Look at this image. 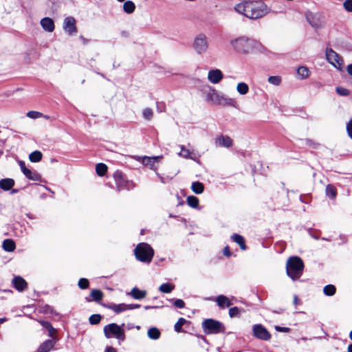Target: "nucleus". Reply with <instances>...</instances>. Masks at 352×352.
Instances as JSON below:
<instances>
[{"mask_svg": "<svg viewBox=\"0 0 352 352\" xmlns=\"http://www.w3.org/2000/svg\"><path fill=\"white\" fill-rule=\"evenodd\" d=\"M234 9L238 13L252 19L263 17L269 12L267 6L261 0H245L237 4Z\"/></svg>", "mask_w": 352, "mask_h": 352, "instance_id": "f257e3e1", "label": "nucleus"}, {"mask_svg": "<svg viewBox=\"0 0 352 352\" xmlns=\"http://www.w3.org/2000/svg\"><path fill=\"white\" fill-rule=\"evenodd\" d=\"M230 44L236 51L242 54L249 53L252 46L257 47L260 51L265 50V47L260 43L245 37H239L232 40Z\"/></svg>", "mask_w": 352, "mask_h": 352, "instance_id": "f03ea898", "label": "nucleus"}, {"mask_svg": "<svg viewBox=\"0 0 352 352\" xmlns=\"http://www.w3.org/2000/svg\"><path fill=\"white\" fill-rule=\"evenodd\" d=\"M303 268V262L298 256H292L287 261V274L294 280L301 276Z\"/></svg>", "mask_w": 352, "mask_h": 352, "instance_id": "7ed1b4c3", "label": "nucleus"}, {"mask_svg": "<svg viewBox=\"0 0 352 352\" xmlns=\"http://www.w3.org/2000/svg\"><path fill=\"white\" fill-rule=\"evenodd\" d=\"M134 254L139 261L149 263L153 259L154 250L148 243H140L135 248Z\"/></svg>", "mask_w": 352, "mask_h": 352, "instance_id": "20e7f679", "label": "nucleus"}, {"mask_svg": "<svg viewBox=\"0 0 352 352\" xmlns=\"http://www.w3.org/2000/svg\"><path fill=\"white\" fill-rule=\"evenodd\" d=\"M201 327L206 334H217L225 332L223 324L212 318L205 319L201 323Z\"/></svg>", "mask_w": 352, "mask_h": 352, "instance_id": "39448f33", "label": "nucleus"}, {"mask_svg": "<svg viewBox=\"0 0 352 352\" xmlns=\"http://www.w3.org/2000/svg\"><path fill=\"white\" fill-rule=\"evenodd\" d=\"M104 333L106 338H116L118 340L123 341L125 339L124 331L122 326L116 323H111L104 327Z\"/></svg>", "mask_w": 352, "mask_h": 352, "instance_id": "423d86ee", "label": "nucleus"}, {"mask_svg": "<svg viewBox=\"0 0 352 352\" xmlns=\"http://www.w3.org/2000/svg\"><path fill=\"white\" fill-rule=\"evenodd\" d=\"M326 59L329 64L333 65L339 71H342L344 60L341 56L331 48H327L325 50Z\"/></svg>", "mask_w": 352, "mask_h": 352, "instance_id": "0eeeda50", "label": "nucleus"}, {"mask_svg": "<svg viewBox=\"0 0 352 352\" xmlns=\"http://www.w3.org/2000/svg\"><path fill=\"white\" fill-rule=\"evenodd\" d=\"M162 155L148 157V156H133V158L135 160L140 162L143 165L148 166L150 169L157 172V163H159L162 159ZM157 175L158 173H156Z\"/></svg>", "mask_w": 352, "mask_h": 352, "instance_id": "6e6552de", "label": "nucleus"}, {"mask_svg": "<svg viewBox=\"0 0 352 352\" xmlns=\"http://www.w3.org/2000/svg\"><path fill=\"white\" fill-rule=\"evenodd\" d=\"M193 48L199 54H205L208 48L207 36L204 34H198L194 40Z\"/></svg>", "mask_w": 352, "mask_h": 352, "instance_id": "1a4fd4ad", "label": "nucleus"}, {"mask_svg": "<svg viewBox=\"0 0 352 352\" xmlns=\"http://www.w3.org/2000/svg\"><path fill=\"white\" fill-rule=\"evenodd\" d=\"M214 144L216 148H230L233 146V140L228 135L221 134L215 137Z\"/></svg>", "mask_w": 352, "mask_h": 352, "instance_id": "9d476101", "label": "nucleus"}, {"mask_svg": "<svg viewBox=\"0 0 352 352\" xmlns=\"http://www.w3.org/2000/svg\"><path fill=\"white\" fill-rule=\"evenodd\" d=\"M76 21L73 16L66 17L63 23L64 31L69 36L76 34L78 32Z\"/></svg>", "mask_w": 352, "mask_h": 352, "instance_id": "9b49d317", "label": "nucleus"}, {"mask_svg": "<svg viewBox=\"0 0 352 352\" xmlns=\"http://www.w3.org/2000/svg\"><path fill=\"white\" fill-rule=\"evenodd\" d=\"M254 336L262 340H269L271 338V334L267 329L261 324H254L252 327Z\"/></svg>", "mask_w": 352, "mask_h": 352, "instance_id": "f8f14e48", "label": "nucleus"}, {"mask_svg": "<svg viewBox=\"0 0 352 352\" xmlns=\"http://www.w3.org/2000/svg\"><path fill=\"white\" fill-rule=\"evenodd\" d=\"M113 178L118 190H121L125 188L129 189V186L132 184L124 179V175L120 171H116L113 173Z\"/></svg>", "mask_w": 352, "mask_h": 352, "instance_id": "ddd939ff", "label": "nucleus"}, {"mask_svg": "<svg viewBox=\"0 0 352 352\" xmlns=\"http://www.w3.org/2000/svg\"><path fill=\"white\" fill-rule=\"evenodd\" d=\"M20 168L25 176L32 181H40L41 179V175L36 171H33L25 166V162L19 161V162Z\"/></svg>", "mask_w": 352, "mask_h": 352, "instance_id": "4468645a", "label": "nucleus"}, {"mask_svg": "<svg viewBox=\"0 0 352 352\" xmlns=\"http://www.w3.org/2000/svg\"><path fill=\"white\" fill-rule=\"evenodd\" d=\"M306 19L313 28H319L322 25L323 21L318 13L308 12L306 14Z\"/></svg>", "mask_w": 352, "mask_h": 352, "instance_id": "2eb2a0df", "label": "nucleus"}, {"mask_svg": "<svg viewBox=\"0 0 352 352\" xmlns=\"http://www.w3.org/2000/svg\"><path fill=\"white\" fill-rule=\"evenodd\" d=\"M223 78L222 72L219 69H211L208 74V80L212 84L219 83Z\"/></svg>", "mask_w": 352, "mask_h": 352, "instance_id": "dca6fc26", "label": "nucleus"}, {"mask_svg": "<svg viewBox=\"0 0 352 352\" xmlns=\"http://www.w3.org/2000/svg\"><path fill=\"white\" fill-rule=\"evenodd\" d=\"M40 23L43 29L47 32H52L54 30V23L51 18L45 17L41 20Z\"/></svg>", "mask_w": 352, "mask_h": 352, "instance_id": "f3484780", "label": "nucleus"}, {"mask_svg": "<svg viewBox=\"0 0 352 352\" xmlns=\"http://www.w3.org/2000/svg\"><path fill=\"white\" fill-rule=\"evenodd\" d=\"M181 148V152L178 153V155L185 158V159H191L194 161L197 160L195 153L193 151H190L189 149L186 148L184 145L179 146Z\"/></svg>", "mask_w": 352, "mask_h": 352, "instance_id": "a211bd4d", "label": "nucleus"}, {"mask_svg": "<svg viewBox=\"0 0 352 352\" xmlns=\"http://www.w3.org/2000/svg\"><path fill=\"white\" fill-rule=\"evenodd\" d=\"M12 283L14 288L19 292L23 291L27 287L26 281L21 276L14 277Z\"/></svg>", "mask_w": 352, "mask_h": 352, "instance_id": "6ab92c4d", "label": "nucleus"}, {"mask_svg": "<svg viewBox=\"0 0 352 352\" xmlns=\"http://www.w3.org/2000/svg\"><path fill=\"white\" fill-rule=\"evenodd\" d=\"M215 301L218 306L221 309H223L226 307H228L232 305L231 300L224 295L218 296L216 298Z\"/></svg>", "mask_w": 352, "mask_h": 352, "instance_id": "aec40b11", "label": "nucleus"}, {"mask_svg": "<svg viewBox=\"0 0 352 352\" xmlns=\"http://www.w3.org/2000/svg\"><path fill=\"white\" fill-rule=\"evenodd\" d=\"M219 92L212 87H208V90L206 91V100L208 102H215Z\"/></svg>", "mask_w": 352, "mask_h": 352, "instance_id": "412c9836", "label": "nucleus"}, {"mask_svg": "<svg viewBox=\"0 0 352 352\" xmlns=\"http://www.w3.org/2000/svg\"><path fill=\"white\" fill-rule=\"evenodd\" d=\"M54 345V342L52 340H47L43 342L38 349L37 352H49Z\"/></svg>", "mask_w": 352, "mask_h": 352, "instance_id": "4be33fe9", "label": "nucleus"}, {"mask_svg": "<svg viewBox=\"0 0 352 352\" xmlns=\"http://www.w3.org/2000/svg\"><path fill=\"white\" fill-rule=\"evenodd\" d=\"M14 186V181L10 178L0 180V188L3 190H9Z\"/></svg>", "mask_w": 352, "mask_h": 352, "instance_id": "5701e85b", "label": "nucleus"}, {"mask_svg": "<svg viewBox=\"0 0 352 352\" xmlns=\"http://www.w3.org/2000/svg\"><path fill=\"white\" fill-rule=\"evenodd\" d=\"M107 307L111 310H113L115 313L119 314L123 312L124 311L128 310V307L126 304L121 303V304H111L107 306Z\"/></svg>", "mask_w": 352, "mask_h": 352, "instance_id": "b1692460", "label": "nucleus"}, {"mask_svg": "<svg viewBox=\"0 0 352 352\" xmlns=\"http://www.w3.org/2000/svg\"><path fill=\"white\" fill-rule=\"evenodd\" d=\"M310 74V70L305 66H300L297 69V75L300 79L307 78Z\"/></svg>", "mask_w": 352, "mask_h": 352, "instance_id": "393cba45", "label": "nucleus"}, {"mask_svg": "<svg viewBox=\"0 0 352 352\" xmlns=\"http://www.w3.org/2000/svg\"><path fill=\"white\" fill-rule=\"evenodd\" d=\"M236 89V91L240 95H243V96L246 95L250 91L248 85L243 82L237 83Z\"/></svg>", "mask_w": 352, "mask_h": 352, "instance_id": "a878e982", "label": "nucleus"}, {"mask_svg": "<svg viewBox=\"0 0 352 352\" xmlns=\"http://www.w3.org/2000/svg\"><path fill=\"white\" fill-rule=\"evenodd\" d=\"M130 295L135 299H142L146 296V293L145 291H142L137 287H134L131 291Z\"/></svg>", "mask_w": 352, "mask_h": 352, "instance_id": "bb28decb", "label": "nucleus"}, {"mask_svg": "<svg viewBox=\"0 0 352 352\" xmlns=\"http://www.w3.org/2000/svg\"><path fill=\"white\" fill-rule=\"evenodd\" d=\"M231 239L233 241H234L235 243H236L237 244L239 245L241 250H246V245L245 244V241L242 236L237 234H234L231 236Z\"/></svg>", "mask_w": 352, "mask_h": 352, "instance_id": "cd10ccee", "label": "nucleus"}, {"mask_svg": "<svg viewBox=\"0 0 352 352\" xmlns=\"http://www.w3.org/2000/svg\"><path fill=\"white\" fill-rule=\"evenodd\" d=\"M41 325L48 331V336L51 338L56 333V330L52 326L51 323L47 321H41Z\"/></svg>", "mask_w": 352, "mask_h": 352, "instance_id": "c85d7f7f", "label": "nucleus"}, {"mask_svg": "<svg viewBox=\"0 0 352 352\" xmlns=\"http://www.w3.org/2000/svg\"><path fill=\"white\" fill-rule=\"evenodd\" d=\"M135 9V3L131 1H126L123 4V10L127 14L133 13Z\"/></svg>", "mask_w": 352, "mask_h": 352, "instance_id": "c756f323", "label": "nucleus"}, {"mask_svg": "<svg viewBox=\"0 0 352 352\" xmlns=\"http://www.w3.org/2000/svg\"><path fill=\"white\" fill-rule=\"evenodd\" d=\"M147 335L152 340H157L160 337V331L156 327H151L148 330Z\"/></svg>", "mask_w": 352, "mask_h": 352, "instance_id": "7c9ffc66", "label": "nucleus"}, {"mask_svg": "<svg viewBox=\"0 0 352 352\" xmlns=\"http://www.w3.org/2000/svg\"><path fill=\"white\" fill-rule=\"evenodd\" d=\"M192 190L196 194H201L204 192V186L202 183L199 182H192L191 185Z\"/></svg>", "mask_w": 352, "mask_h": 352, "instance_id": "2f4dec72", "label": "nucleus"}, {"mask_svg": "<svg viewBox=\"0 0 352 352\" xmlns=\"http://www.w3.org/2000/svg\"><path fill=\"white\" fill-rule=\"evenodd\" d=\"M3 248L7 252H12L15 249V243L11 239H6L3 242Z\"/></svg>", "mask_w": 352, "mask_h": 352, "instance_id": "473e14b6", "label": "nucleus"}, {"mask_svg": "<svg viewBox=\"0 0 352 352\" xmlns=\"http://www.w3.org/2000/svg\"><path fill=\"white\" fill-rule=\"evenodd\" d=\"M175 288V285L169 283L162 284L159 287V291L162 293L169 294Z\"/></svg>", "mask_w": 352, "mask_h": 352, "instance_id": "72a5a7b5", "label": "nucleus"}, {"mask_svg": "<svg viewBox=\"0 0 352 352\" xmlns=\"http://www.w3.org/2000/svg\"><path fill=\"white\" fill-rule=\"evenodd\" d=\"M42 156L41 152L35 151L30 154L29 159L32 162H38L41 160Z\"/></svg>", "mask_w": 352, "mask_h": 352, "instance_id": "f704fd0d", "label": "nucleus"}, {"mask_svg": "<svg viewBox=\"0 0 352 352\" xmlns=\"http://www.w3.org/2000/svg\"><path fill=\"white\" fill-rule=\"evenodd\" d=\"M222 104L232 107L234 108H237L238 107V103L234 98H229L226 96H224Z\"/></svg>", "mask_w": 352, "mask_h": 352, "instance_id": "c9c22d12", "label": "nucleus"}, {"mask_svg": "<svg viewBox=\"0 0 352 352\" xmlns=\"http://www.w3.org/2000/svg\"><path fill=\"white\" fill-rule=\"evenodd\" d=\"M96 171L99 176H103L107 171V166L103 163H99L96 166Z\"/></svg>", "mask_w": 352, "mask_h": 352, "instance_id": "e433bc0d", "label": "nucleus"}, {"mask_svg": "<svg viewBox=\"0 0 352 352\" xmlns=\"http://www.w3.org/2000/svg\"><path fill=\"white\" fill-rule=\"evenodd\" d=\"M91 296L93 298L94 300L98 302L102 300L103 297V294L99 289H93L91 292Z\"/></svg>", "mask_w": 352, "mask_h": 352, "instance_id": "4c0bfd02", "label": "nucleus"}, {"mask_svg": "<svg viewBox=\"0 0 352 352\" xmlns=\"http://www.w3.org/2000/svg\"><path fill=\"white\" fill-rule=\"evenodd\" d=\"M323 292L326 296H331L336 293V287L333 285H328L324 287Z\"/></svg>", "mask_w": 352, "mask_h": 352, "instance_id": "58836bf2", "label": "nucleus"}, {"mask_svg": "<svg viewBox=\"0 0 352 352\" xmlns=\"http://www.w3.org/2000/svg\"><path fill=\"white\" fill-rule=\"evenodd\" d=\"M187 203L192 208H197L199 205V199L195 196H188L187 197Z\"/></svg>", "mask_w": 352, "mask_h": 352, "instance_id": "ea45409f", "label": "nucleus"}, {"mask_svg": "<svg viewBox=\"0 0 352 352\" xmlns=\"http://www.w3.org/2000/svg\"><path fill=\"white\" fill-rule=\"evenodd\" d=\"M142 116L146 120H151L153 117V111L150 108H145L142 111Z\"/></svg>", "mask_w": 352, "mask_h": 352, "instance_id": "a19ab883", "label": "nucleus"}, {"mask_svg": "<svg viewBox=\"0 0 352 352\" xmlns=\"http://www.w3.org/2000/svg\"><path fill=\"white\" fill-rule=\"evenodd\" d=\"M326 195H327V196H328L329 197H330L331 199L335 198L336 196V188H334V186H333L331 185H328L326 187Z\"/></svg>", "mask_w": 352, "mask_h": 352, "instance_id": "79ce46f5", "label": "nucleus"}, {"mask_svg": "<svg viewBox=\"0 0 352 352\" xmlns=\"http://www.w3.org/2000/svg\"><path fill=\"white\" fill-rule=\"evenodd\" d=\"M268 82L273 85H279L281 82V78L278 76H272L268 78Z\"/></svg>", "mask_w": 352, "mask_h": 352, "instance_id": "37998d69", "label": "nucleus"}, {"mask_svg": "<svg viewBox=\"0 0 352 352\" xmlns=\"http://www.w3.org/2000/svg\"><path fill=\"white\" fill-rule=\"evenodd\" d=\"M186 322V319L183 318H180L177 322L175 323L174 326L175 331L177 332H180L182 326Z\"/></svg>", "mask_w": 352, "mask_h": 352, "instance_id": "c03bdc74", "label": "nucleus"}, {"mask_svg": "<svg viewBox=\"0 0 352 352\" xmlns=\"http://www.w3.org/2000/svg\"><path fill=\"white\" fill-rule=\"evenodd\" d=\"M101 318H102V317L100 315L93 314L89 317V320L91 324H97L100 322V321L101 320Z\"/></svg>", "mask_w": 352, "mask_h": 352, "instance_id": "a18cd8bd", "label": "nucleus"}, {"mask_svg": "<svg viewBox=\"0 0 352 352\" xmlns=\"http://www.w3.org/2000/svg\"><path fill=\"white\" fill-rule=\"evenodd\" d=\"M27 116L32 119H36L41 118L43 116V114L38 111H30L27 113Z\"/></svg>", "mask_w": 352, "mask_h": 352, "instance_id": "49530a36", "label": "nucleus"}, {"mask_svg": "<svg viewBox=\"0 0 352 352\" xmlns=\"http://www.w3.org/2000/svg\"><path fill=\"white\" fill-rule=\"evenodd\" d=\"M78 286L81 289H87L89 287V280L86 278H80L78 280Z\"/></svg>", "mask_w": 352, "mask_h": 352, "instance_id": "de8ad7c7", "label": "nucleus"}, {"mask_svg": "<svg viewBox=\"0 0 352 352\" xmlns=\"http://www.w3.org/2000/svg\"><path fill=\"white\" fill-rule=\"evenodd\" d=\"M336 91L340 96H346L349 95V91L347 89L342 87H338L336 88Z\"/></svg>", "mask_w": 352, "mask_h": 352, "instance_id": "09e8293b", "label": "nucleus"}, {"mask_svg": "<svg viewBox=\"0 0 352 352\" xmlns=\"http://www.w3.org/2000/svg\"><path fill=\"white\" fill-rule=\"evenodd\" d=\"M239 314V309L236 307H232L229 309V316L230 318L238 316Z\"/></svg>", "mask_w": 352, "mask_h": 352, "instance_id": "8fccbe9b", "label": "nucleus"}, {"mask_svg": "<svg viewBox=\"0 0 352 352\" xmlns=\"http://www.w3.org/2000/svg\"><path fill=\"white\" fill-rule=\"evenodd\" d=\"M343 6L346 11L352 12V0H346L343 3Z\"/></svg>", "mask_w": 352, "mask_h": 352, "instance_id": "3c124183", "label": "nucleus"}, {"mask_svg": "<svg viewBox=\"0 0 352 352\" xmlns=\"http://www.w3.org/2000/svg\"><path fill=\"white\" fill-rule=\"evenodd\" d=\"M174 305L176 307H178V308H184V306H185V303L184 302L181 300V299H177L175 300L174 302Z\"/></svg>", "mask_w": 352, "mask_h": 352, "instance_id": "603ef678", "label": "nucleus"}, {"mask_svg": "<svg viewBox=\"0 0 352 352\" xmlns=\"http://www.w3.org/2000/svg\"><path fill=\"white\" fill-rule=\"evenodd\" d=\"M346 130L349 137L352 139V119L347 123Z\"/></svg>", "mask_w": 352, "mask_h": 352, "instance_id": "864d4df0", "label": "nucleus"}, {"mask_svg": "<svg viewBox=\"0 0 352 352\" xmlns=\"http://www.w3.org/2000/svg\"><path fill=\"white\" fill-rule=\"evenodd\" d=\"M224 96H225L223 94L219 93L218 96H217V100L215 101L214 103L217 104H222Z\"/></svg>", "mask_w": 352, "mask_h": 352, "instance_id": "5fc2aeb1", "label": "nucleus"}, {"mask_svg": "<svg viewBox=\"0 0 352 352\" xmlns=\"http://www.w3.org/2000/svg\"><path fill=\"white\" fill-rule=\"evenodd\" d=\"M275 329L277 331H279V332H284V333H287L289 331V328L288 327H279V326H276L275 327Z\"/></svg>", "mask_w": 352, "mask_h": 352, "instance_id": "6e6d98bb", "label": "nucleus"}, {"mask_svg": "<svg viewBox=\"0 0 352 352\" xmlns=\"http://www.w3.org/2000/svg\"><path fill=\"white\" fill-rule=\"evenodd\" d=\"M127 307H128V310H129V309H134L139 308L140 307V305L138 304H130V305H127Z\"/></svg>", "mask_w": 352, "mask_h": 352, "instance_id": "4d7b16f0", "label": "nucleus"}, {"mask_svg": "<svg viewBox=\"0 0 352 352\" xmlns=\"http://www.w3.org/2000/svg\"><path fill=\"white\" fill-rule=\"evenodd\" d=\"M223 254L227 256H229L230 255V252L229 250V248L228 247H226L223 249Z\"/></svg>", "mask_w": 352, "mask_h": 352, "instance_id": "13d9d810", "label": "nucleus"}, {"mask_svg": "<svg viewBox=\"0 0 352 352\" xmlns=\"http://www.w3.org/2000/svg\"><path fill=\"white\" fill-rule=\"evenodd\" d=\"M105 352H116V351L112 346H107Z\"/></svg>", "mask_w": 352, "mask_h": 352, "instance_id": "bf43d9fd", "label": "nucleus"}, {"mask_svg": "<svg viewBox=\"0 0 352 352\" xmlns=\"http://www.w3.org/2000/svg\"><path fill=\"white\" fill-rule=\"evenodd\" d=\"M347 72L351 76H352V64L348 65Z\"/></svg>", "mask_w": 352, "mask_h": 352, "instance_id": "052dcab7", "label": "nucleus"}, {"mask_svg": "<svg viewBox=\"0 0 352 352\" xmlns=\"http://www.w3.org/2000/svg\"><path fill=\"white\" fill-rule=\"evenodd\" d=\"M298 302H299L298 298V296H296V295H295V296H294V304L295 305H297L298 304Z\"/></svg>", "mask_w": 352, "mask_h": 352, "instance_id": "680f3d73", "label": "nucleus"}, {"mask_svg": "<svg viewBox=\"0 0 352 352\" xmlns=\"http://www.w3.org/2000/svg\"><path fill=\"white\" fill-rule=\"evenodd\" d=\"M348 352H352V344L349 345Z\"/></svg>", "mask_w": 352, "mask_h": 352, "instance_id": "e2e57ef3", "label": "nucleus"}, {"mask_svg": "<svg viewBox=\"0 0 352 352\" xmlns=\"http://www.w3.org/2000/svg\"><path fill=\"white\" fill-rule=\"evenodd\" d=\"M7 319L6 318H0V324L4 322L5 321H6Z\"/></svg>", "mask_w": 352, "mask_h": 352, "instance_id": "0e129e2a", "label": "nucleus"}, {"mask_svg": "<svg viewBox=\"0 0 352 352\" xmlns=\"http://www.w3.org/2000/svg\"><path fill=\"white\" fill-rule=\"evenodd\" d=\"M159 177H160V181H161L162 183H164V178H163L162 176H160V175H159Z\"/></svg>", "mask_w": 352, "mask_h": 352, "instance_id": "69168bd1", "label": "nucleus"}, {"mask_svg": "<svg viewBox=\"0 0 352 352\" xmlns=\"http://www.w3.org/2000/svg\"><path fill=\"white\" fill-rule=\"evenodd\" d=\"M301 340L303 341H306V340H308L309 339L307 337H302Z\"/></svg>", "mask_w": 352, "mask_h": 352, "instance_id": "338daca9", "label": "nucleus"}, {"mask_svg": "<svg viewBox=\"0 0 352 352\" xmlns=\"http://www.w3.org/2000/svg\"><path fill=\"white\" fill-rule=\"evenodd\" d=\"M349 336H350V338L352 340V331L350 332Z\"/></svg>", "mask_w": 352, "mask_h": 352, "instance_id": "774afa93", "label": "nucleus"}]
</instances>
